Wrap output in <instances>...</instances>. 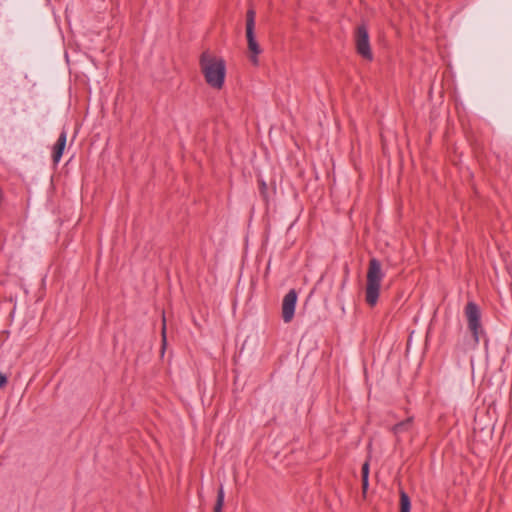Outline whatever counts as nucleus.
I'll list each match as a JSON object with an SVG mask.
<instances>
[{
  "label": "nucleus",
  "instance_id": "1",
  "mask_svg": "<svg viewBox=\"0 0 512 512\" xmlns=\"http://www.w3.org/2000/svg\"><path fill=\"white\" fill-rule=\"evenodd\" d=\"M199 64L207 84L212 88L221 89L226 75L225 61L209 51H204L200 56Z\"/></svg>",
  "mask_w": 512,
  "mask_h": 512
},
{
  "label": "nucleus",
  "instance_id": "2",
  "mask_svg": "<svg viewBox=\"0 0 512 512\" xmlns=\"http://www.w3.org/2000/svg\"><path fill=\"white\" fill-rule=\"evenodd\" d=\"M384 278L381 262L377 258H371L367 270V283L365 300L371 307L377 304L381 281Z\"/></svg>",
  "mask_w": 512,
  "mask_h": 512
},
{
  "label": "nucleus",
  "instance_id": "3",
  "mask_svg": "<svg viewBox=\"0 0 512 512\" xmlns=\"http://www.w3.org/2000/svg\"><path fill=\"white\" fill-rule=\"evenodd\" d=\"M464 313L467 319L468 329L473 338L472 348H475L479 344L480 336L484 334L481 324V311L476 303L470 301L466 304Z\"/></svg>",
  "mask_w": 512,
  "mask_h": 512
},
{
  "label": "nucleus",
  "instance_id": "4",
  "mask_svg": "<svg viewBox=\"0 0 512 512\" xmlns=\"http://www.w3.org/2000/svg\"><path fill=\"white\" fill-rule=\"evenodd\" d=\"M255 16L256 12L250 8L246 13V38L248 43L249 59L254 65H258V55L262 52L255 37Z\"/></svg>",
  "mask_w": 512,
  "mask_h": 512
},
{
  "label": "nucleus",
  "instance_id": "5",
  "mask_svg": "<svg viewBox=\"0 0 512 512\" xmlns=\"http://www.w3.org/2000/svg\"><path fill=\"white\" fill-rule=\"evenodd\" d=\"M354 38L357 53L362 58L371 61L373 59V54L370 47L368 29L365 24L357 26Z\"/></svg>",
  "mask_w": 512,
  "mask_h": 512
},
{
  "label": "nucleus",
  "instance_id": "6",
  "mask_svg": "<svg viewBox=\"0 0 512 512\" xmlns=\"http://www.w3.org/2000/svg\"><path fill=\"white\" fill-rule=\"evenodd\" d=\"M297 303V292L294 289L284 296L282 301V319L285 323L292 321Z\"/></svg>",
  "mask_w": 512,
  "mask_h": 512
},
{
  "label": "nucleus",
  "instance_id": "7",
  "mask_svg": "<svg viewBox=\"0 0 512 512\" xmlns=\"http://www.w3.org/2000/svg\"><path fill=\"white\" fill-rule=\"evenodd\" d=\"M67 141V133L66 131H62L53 146V152H52V159L55 164H57L64 152L65 146Z\"/></svg>",
  "mask_w": 512,
  "mask_h": 512
},
{
  "label": "nucleus",
  "instance_id": "8",
  "mask_svg": "<svg viewBox=\"0 0 512 512\" xmlns=\"http://www.w3.org/2000/svg\"><path fill=\"white\" fill-rule=\"evenodd\" d=\"M413 423V418L409 417L404 421H401L393 426V432L395 435H400L401 433L408 431L411 429Z\"/></svg>",
  "mask_w": 512,
  "mask_h": 512
},
{
  "label": "nucleus",
  "instance_id": "9",
  "mask_svg": "<svg viewBox=\"0 0 512 512\" xmlns=\"http://www.w3.org/2000/svg\"><path fill=\"white\" fill-rule=\"evenodd\" d=\"M411 501L404 490H400V512H410Z\"/></svg>",
  "mask_w": 512,
  "mask_h": 512
},
{
  "label": "nucleus",
  "instance_id": "10",
  "mask_svg": "<svg viewBox=\"0 0 512 512\" xmlns=\"http://www.w3.org/2000/svg\"><path fill=\"white\" fill-rule=\"evenodd\" d=\"M224 497H225L224 489H223V486L220 485V487L217 491V499H216V503H215L213 512H221L222 511L223 504H224Z\"/></svg>",
  "mask_w": 512,
  "mask_h": 512
},
{
  "label": "nucleus",
  "instance_id": "11",
  "mask_svg": "<svg viewBox=\"0 0 512 512\" xmlns=\"http://www.w3.org/2000/svg\"><path fill=\"white\" fill-rule=\"evenodd\" d=\"M369 477V463L366 461L363 465H362V469H361V478H366L368 479Z\"/></svg>",
  "mask_w": 512,
  "mask_h": 512
},
{
  "label": "nucleus",
  "instance_id": "12",
  "mask_svg": "<svg viewBox=\"0 0 512 512\" xmlns=\"http://www.w3.org/2000/svg\"><path fill=\"white\" fill-rule=\"evenodd\" d=\"M259 189H260V193L261 195L266 198L267 197V185L266 183L263 181V180H260L259 181Z\"/></svg>",
  "mask_w": 512,
  "mask_h": 512
},
{
  "label": "nucleus",
  "instance_id": "13",
  "mask_svg": "<svg viewBox=\"0 0 512 512\" xmlns=\"http://www.w3.org/2000/svg\"><path fill=\"white\" fill-rule=\"evenodd\" d=\"M166 345V320L163 316V325H162V347L165 348Z\"/></svg>",
  "mask_w": 512,
  "mask_h": 512
},
{
  "label": "nucleus",
  "instance_id": "14",
  "mask_svg": "<svg viewBox=\"0 0 512 512\" xmlns=\"http://www.w3.org/2000/svg\"><path fill=\"white\" fill-rule=\"evenodd\" d=\"M8 382L6 375L0 372V388L4 387Z\"/></svg>",
  "mask_w": 512,
  "mask_h": 512
},
{
  "label": "nucleus",
  "instance_id": "15",
  "mask_svg": "<svg viewBox=\"0 0 512 512\" xmlns=\"http://www.w3.org/2000/svg\"><path fill=\"white\" fill-rule=\"evenodd\" d=\"M368 485H369L368 479L362 478V492H363V494L366 493V491L368 489Z\"/></svg>",
  "mask_w": 512,
  "mask_h": 512
}]
</instances>
